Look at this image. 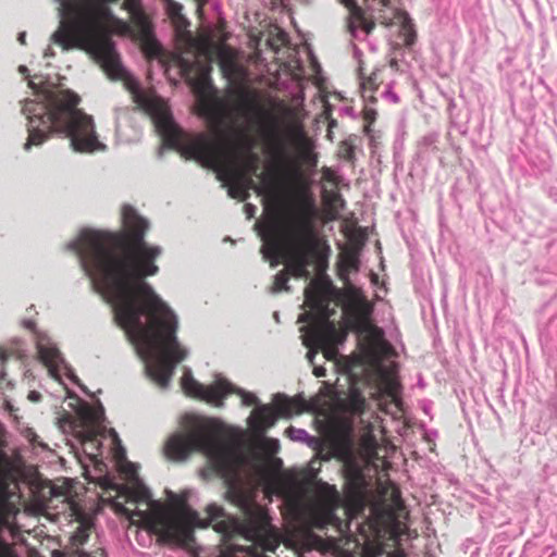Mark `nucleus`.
<instances>
[{"label": "nucleus", "instance_id": "obj_1", "mask_svg": "<svg viewBox=\"0 0 557 557\" xmlns=\"http://www.w3.org/2000/svg\"><path fill=\"white\" fill-rule=\"evenodd\" d=\"M122 222L129 247H123L113 233L84 227L65 249L77 256L92 287L111 305L116 322L144 362L146 375L165 389L189 349L177 338L176 313L145 281L158 274L156 260L163 252L161 246L145 240L148 220L124 205Z\"/></svg>", "mask_w": 557, "mask_h": 557}, {"label": "nucleus", "instance_id": "obj_2", "mask_svg": "<svg viewBox=\"0 0 557 557\" xmlns=\"http://www.w3.org/2000/svg\"><path fill=\"white\" fill-rule=\"evenodd\" d=\"M59 3L60 23L51 35V41L64 51L79 49L97 61L109 77L124 82L133 100L148 110L156 127L171 146L203 166L218 169L228 158L227 147L219 135H186L175 123L169 107L150 99L122 64L109 30L103 22L91 13H83L84 0H55Z\"/></svg>", "mask_w": 557, "mask_h": 557}, {"label": "nucleus", "instance_id": "obj_3", "mask_svg": "<svg viewBox=\"0 0 557 557\" xmlns=\"http://www.w3.org/2000/svg\"><path fill=\"white\" fill-rule=\"evenodd\" d=\"M29 85L36 99L26 100L22 107L28 131L24 150L42 145L53 134L69 138L75 152L107 150V145L98 138L94 117L77 108L81 102L77 94L69 89H38L34 81Z\"/></svg>", "mask_w": 557, "mask_h": 557}, {"label": "nucleus", "instance_id": "obj_4", "mask_svg": "<svg viewBox=\"0 0 557 557\" xmlns=\"http://www.w3.org/2000/svg\"><path fill=\"white\" fill-rule=\"evenodd\" d=\"M259 235L263 242L262 257L270 261L272 268L284 261L292 275L300 278L310 277V253L305 244L311 240L314 234L308 219L296 220L292 230L283 228L278 221L272 219Z\"/></svg>", "mask_w": 557, "mask_h": 557}, {"label": "nucleus", "instance_id": "obj_5", "mask_svg": "<svg viewBox=\"0 0 557 557\" xmlns=\"http://www.w3.org/2000/svg\"><path fill=\"white\" fill-rule=\"evenodd\" d=\"M327 286L318 280H311L305 288V305L310 312L301 313L298 322L315 321L314 327L309 331L308 326L300 327V332L307 333L302 336L305 346L317 345L322 349L324 357L333 360L337 356L336 345L345 341V335L338 333L335 324L329 321Z\"/></svg>", "mask_w": 557, "mask_h": 557}, {"label": "nucleus", "instance_id": "obj_6", "mask_svg": "<svg viewBox=\"0 0 557 557\" xmlns=\"http://www.w3.org/2000/svg\"><path fill=\"white\" fill-rule=\"evenodd\" d=\"M227 389L225 397L235 393L242 397L243 405H257L247 419V424L256 436H263V434L276 423L278 416L292 418L294 414L302 412L306 406L302 398H289L284 394H275L273 396V404L276 409L275 412L269 405H259V399L255 394L244 388L236 387L230 381Z\"/></svg>", "mask_w": 557, "mask_h": 557}, {"label": "nucleus", "instance_id": "obj_7", "mask_svg": "<svg viewBox=\"0 0 557 557\" xmlns=\"http://www.w3.org/2000/svg\"><path fill=\"white\" fill-rule=\"evenodd\" d=\"M23 325L34 333L38 357L48 368L49 374L62 383L63 376H65L71 382L79 384L78 377L74 373L73 369L66 363L51 337L47 333L38 330L33 320H24Z\"/></svg>", "mask_w": 557, "mask_h": 557}, {"label": "nucleus", "instance_id": "obj_8", "mask_svg": "<svg viewBox=\"0 0 557 557\" xmlns=\"http://www.w3.org/2000/svg\"><path fill=\"white\" fill-rule=\"evenodd\" d=\"M216 58L222 75L227 81L230 94L248 100V92L245 90L248 73L238 61L236 51L228 46H222L218 49Z\"/></svg>", "mask_w": 557, "mask_h": 557}, {"label": "nucleus", "instance_id": "obj_9", "mask_svg": "<svg viewBox=\"0 0 557 557\" xmlns=\"http://www.w3.org/2000/svg\"><path fill=\"white\" fill-rule=\"evenodd\" d=\"M181 384L187 395L213 403L216 407L224 405L223 399L228 391V381L225 377L216 375L211 385L205 386L195 380L191 370L187 367L183 369Z\"/></svg>", "mask_w": 557, "mask_h": 557}, {"label": "nucleus", "instance_id": "obj_10", "mask_svg": "<svg viewBox=\"0 0 557 557\" xmlns=\"http://www.w3.org/2000/svg\"><path fill=\"white\" fill-rule=\"evenodd\" d=\"M373 305L366 297H357L354 304V329L357 333L380 342L384 332L372 323Z\"/></svg>", "mask_w": 557, "mask_h": 557}, {"label": "nucleus", "instance_id": "obj_11", "mask_svg": "<svg viewBox=\"0 0 557 557\" xmlns=\"http://www.w3.org/2000/svg\"><path fill=\"white\" fill-rule=\"evenodd\" d=\"M345 8L348 9L349 15L347 16V28L351 37L358 38V32L361 29L366 35H369L375 27V22L367 16V12L356 0H338Z\"/></svg>", "mask_w": 557, "mask_h": 557}, {"label": "nucleus", "instance_id": "obj_12", "mask_svg": "<svg viewBox=\"0 0 557 557\" xmlns=\"http://www.w3.org/2000/svg\"><path fill=\"white\" fill-rule=\"evenodd\" d=\"M76 413L81 430L97 432V429L104 421V408L100 403L92 407L87 401L78 399Z\"/></svg>", "mask_w": 557, "mask_h": 557}, {"label": "nucleus", "instance_id": "obj_13", "mask_svg": "<svg viewBox=\"0 0 557 557\" xmlns=\"http://www.w3.org/2000/svg\"><path fill=\"white\" fill-rule=\"evenodd\" d=\"M253 188L256 191L261 195L265 193V190H261L260 187L255 186L251 178H247L244 176H238L235 181L230 185L227 194L231 198H238L240 200H246L249 197V189Z\"/></svg>", "mask_w": 557, "mask_h": 557}, {"label": "nucleus", "instance_id": "obj_14", "mask_svg": "<svg viewBox=\"0 0 557 557\" xmlns=\"http://www.w3.org/2000/svg\"><path fill=\"white\" fill-rule=\"evenodd\" d=\"M165 10L169 16L172 18L177 32L183 33L189 26L188 20L182 14L183 5L174 0H168L164 2Z\"/></svg>", "mask_w": 557, "mask_h": 557}, {"label": "nucleus", "instance_id": "obj_15", "mask_svg": "<svg viewBox=\"0 0 557 557\" xmlns=\"http://www.w3.org/2000/svg\"><path fill=\"white\" fill-rule=\"evenodd\" d=\"M384 389L387 396L392 399L394 406L401 411L403 400L400 398V384L399 382L389 375L384 377Z\"/></svg>", "mask_w": 557, "mask_h": 557}, {"label": "nucleus", "instance_id": "obj_16", "mask_svg": "<svg viewBox=\"0 0 557 557\" xmlns=\"http://www.w3.org/2000/svg\"><path fill=\"white\" fill-rule=\"evenodd\" d=\"M77 433L81 438L84 453L88 455L90 459H92V457L95 456L94 450H97L100 445V443L96 438L97 432L89 430H78Z\"/></svg>", "mask_w": 557, "mask_h": 557}, {"label": "nucleus", "instance_id": "obj_17", "mask_svg": "<svg viewBox=\"0 0 557 557\" xmlns=\"http://www.w3.org/2000/svg\"><path fill=\"white\" fill-rule=\"evenodd\" d=\"M397 17L401 23V33L404 37V42L407 47H411L416 40V32L413 28V23L407 12H397Z\"/></svg>", "mask_w": 557, "mask_h": 557}, {"label": "nucleus", "instance_id": "obj_18", "mask_svg": "<svg viewBox=\"0 0 557 557\" xmlns=\"http://www.w3.org/2000/svg\"><path fill=\"white\" fill-rule=\"evenodd\" d=\"M285 432L294 442L306 443L309 447H312L315 444V438L309 435V433L304 429L289 426Z\"/></svg>", "mask_w": 557, "mask_h": 557}, {"label": "nucleus", "instance_id": "obj_19", "mask_svg": "<svg viewBox=\"0 0 557 557\" xmlns=\"http://www.w3.org/2000/svg\"><path fill=\"white\" fill-rule=\"evenodd\" d=\"M277 493L284 497H289L294 494L296 487V480L290 475H281L276 480Z\"/></svg>", "mask_w": 557, "mask_h": 557}, {"label": "nucleus", "instance_id": "obj_20", "mask_svg": "<svg viewBox=\"0 0 557 557\" xmlns=\"http://www.w3.org/2000/svg\"><path fill=\"white\" fill-rule=\"evenodd\" d=\"M136 112V109H129L128 107H116L115 108V132L117 136L122 135V128L124 122L131 120V113Z\"/></svg>", "mask_w": 557, "mask_h": 557}, {"label": "nucleus", "instance_id": "obj_21", "mask_svg": "<svg viewBox=\"0 0 557 557\" xmlns=\"http://www.w3.org/2000/svg\"><path fill=\"white\" fill-rule=\"evenodd\" d=\"M437 134L431 133L422 137L419 141L418 157L423 158L429 151H433L436 147Z\"/></svg>", "mask_w": 557, "mask_h": 557}, {"label": "nucleus", "instance_id": "obj_22", "mask_svg": "<svg viewBox=\"0 0 557 557\" xmlns=\"http://www.w3.org/2000/svg\"><path fill=\"white\" fill-rule=\"evenodd\" d=\"M389 4L388 0H364L363 10L371 14L381 13L383 8H387Z\"/></svg>", "mask_w": 557, "mask_h": 557}, {"label": "nucleus", "instance_id": "obj_23", "mask_svg": "<svg viewBox=\"0 0 557 557\" xmlns=\"http://www.w3.org/2000/svg\"><path fill=\"white\" fill-rule=\"evenodd\" d=\"M288 275L287 272L281 271L274 277V285L272 287L273 293H278L282 290H288L289 286L287 285Z\"/></svg>", "mask_w": 557, "mask_h": 557}, {"label": "nucleus", "instance_id": "obj_24", "mask_svg": "<svg viewBox=\"0 0 557 557\" xmlns=\"http://www.w3.org/2000/svg\"><path fill=\"white\" fill-rule=\"evenodd\" d=\"M262 437V446L263 448H265L269 453L271 454H275L278 448H280V443L277 440H274V438H267L263 436Z\"/></svg>", "mask_w": 557, "mask_h": 557}, {"label": "nucleus", "instance_id": "obj_25", "mask_svg": "<svg viewBox=\"0 0 557 557\" xmlns=\"http://www.w3.org/2000/svg\"><path fill=\"white\" fill-rule=\"evenodd\" d=\"M383 97L389 100L393 103H397L399 101V97L393 91V85L388 84L383 91Z\"/></svg>", "mask_w": 557, "mask_h": 557}, {"label": "nucleus", "instance_id": "obj_26", "mask_svg": "<svg viewBox=\"0 0 557 557\" xmlns=\"http://www.w3.org/2000/svg\"><path fill=\"white\" fill-rule=\"evenodd\" d=\"M257 212V207L251 205V203H246L245 205V213L247 215V219H251L255 216Z\"/></svg>", "mask_w": 557, "mask_h": 557}, {"label": "nucleus", "instance_id": "obj_27", "mask_svg": "<svg viewBox=\"0 0 557 557\" xmlns=\"http://www.w3.org/2000/svg\"><path fill=\"white\" fill-rule=\"evenodd\" d=\"M308 347H309L310 349H309V351L307 352V358H308V360H309L311 363H313L314 357H315V355H317V352H318V349H319V348H317V345H314V344H311V346H308Z\"/></svg>", "mask_w": 557, "mask_h": 557}, {"label": "nucleus", "instance_id": "obj_28", "mask_svg": "<svg viewBox=\"0 0 557 557\" xmlns=\"http://www.w3.org/2000/svg\"><path fill=\"white\" fill-rule=\"evenodd\" d=\"M28 399L33 403H37L41 399V394L39 392L32 391L28 394Z\"/></svg>", "mask_w": 557, "mask_h": 557}, {"label": "nucleus", "instance_id": "obj_29", "mask_svg": "<svg viewBox=\"0 0 557 557\" xmlns=\"http://www.w3.org/2000/svg\"><path fill=\"white\" fill-rule=\"evenodd\" d=\"M313 374L317 376V377H323L326 375V370L325 368L323 367H314L313 369Z\"/></svg>", "mask_w": 557, "mask_h": 557}, {"label": "nucleus", "instance_id": "obj_30", "mask_svg": "<svg viewBox=\"0 0 557 557\" xmlns=\"http://www.w3.org/2000/svg\"><path fill=\"white\" fill-rule=\"evenodd\" d=\"M355 157L354 148L348 146L345 150V158L349 161H352Z\"/></svg>", "mask_w": 557, "mask_h": 557}, {"label": "nucleus", "instance_id": "obj_31", "mask_svg": "<svg viewBox=\"0 0 557 557\" xmlns=\"http://www.w3.org/2000/svg\"><path fill=\"white\" fill-rule=\"evenodd\" d=\"M377 20L382 23V24H385L386 26H391L392 25V22H391V18H387L381 14H379L377 16Z\"/></svg>", "mask_w": 557, "mask_h": 557}, {"label": "nucleus", "instance_id": "obj_32", "mask_svg": "<svg viewBox=\"0 0 557 557\" xmlns=\"http://www.w3.org/2000/svg\"><path fill=\"white\" fill-rule=\"evenodd\" d=\"M54 57V51L52 48H47L44 52V58L49 59Z\"/></svg>", "mask_w": 557, "mask_h": 557}, {"label": "nucleus", "instance_id": "obj_33", "mask_svg": "<svg viewBox=\"0 0 557 557\" xmlns=\"http://www.w3.org/2000/svg\"><path fill=\"white\" fill-rule=\"evenodd\" d=\"M17 40L22 44V45H25L26 42V33L25 32H21L17 36Z\"/></svg>", "mask_w": 557, "mask_h": 557}, {"label": "nucleus", "instance_id": "obj_34", "mask_svg": "<svg viewBox=\"0 0 557 557\" xmlns=\"http://www.w3.org/2000/svg\"><path fill=\"white\" fill-rule=\"evenodd\" d=\"M352 48L355 58L359 59V57L361 55V50L356 45H354Z\"/></svg>", "mask_w": 557, "mask_h": 557}, {"label": "nucleus", "instance_id": "obj_35", "mask_svg": "<svg viewBox=\"0 0 557 557\" xmlns=\"http://www.w3.org/2000/svg\"><path fill=\"white\" fill-rule=\"evenodd\" d=\"M308 159H309V161H310L311 165H313V166H314V165L317 164V158H315V156H310V154H309V156H308Z\"/></svg>", "mask_w": 557, "mask_h": 557}, {"label": "nucleus", "instance_id": "obj_36", "mask_svg": "<svg viewBox=\"0 0 557 557\" xmlns=\"http://www.w3.org/2000/svg\"><path fill=\"white\" fill-rule=\"evenodd\" d=\"M64 423L72 429H75L77 426L75 422L69 421L67 419H64Z\"/></svg>", "mask_w": 557, "mask_h": 557}, {"label": "nucleus", "instance_id": "obj_37", "mask_svg": "<svg viewBox=\"0 0 557 557\" xmlns=\"http://www.w3.org/2000/svg\"><path fill=\"white\" fill-rule=\"evenodd\" d=\"M350 265H351L355 270H357V268H358V261H357L356 259H351V260H350Z\"/></svg>", "mask_w": 557, "mask_h": 557}, {"label": "nucleus", "instance_id": "obj_38", "mask_svg": "<svg viewBox=\"0 0 557 557\" xmlns=\"http://www.w3.org/2000/svg\"><path fill=\"white\" fill-rule=\"evenodd\" d=\"M18 71H20L22 74H25V73H27V72H28V69H27L25 65H21V66L18 67Z\"/></svg>", "mask_w": 557, "mask_h": 557}, {"label": "nucleus", "instance_id": "obj_39", "mask_svg": "<svg viewBox=\"0 0 557 557\" xmlns=\"http://www.w3.org/2000/svg\"><path fill=\"white\" fill-rule=\"evenodd\" d=\"M479 556H480V550H479V548H475V550L471 553L470 557H479Z\"/></svg>", "mask_w": 557, "mask_h": 557}, {"label": "nucleus", "instance_id": "obj_40", "mask_svg": "<svg viewBox=\"0 0 557 557\" xmlns=\"http://www.w3.org/2000/svg\"><path fill=\"white\" fill-rule=\"evenodd\" d=\"M111 433H112V435L114 436V438H115L117 442H120V440H119V437H117L116 432H115L114 430H111Z\"/></svg>", "mask_w": 557, "mask_h": 557}, {"label": "nucleus", "instance_id": "obj_41", "mask_svg": "<svg viewBox=\"0 0 557 557\" xmlns=\"http://www.w3.org/2000/svg\"><path fill=\"white\" fill-rule=\"evenodd\" d=\"M344 112H345V113H347V114H351L352 109H350V108H345V109H344Z\"/></svg>", "mask_w": 557, "mask_h": 557}, {"label": "nucleus", "instance_id": "obj_42", "mask_svg": "<svg viewBox=\"0 0 557 557\" xmlns=\"http://www.w3.org/2000/svg\"><path fill=\"white\" fill-rule=\"evenodd\" d=\"M356 403L362 405L363 404V399L356 397Z\"/></svg>", "mask_w": 557, "mask_h": 557}, {"label": "nucleus", "instance_id": "obj_43", "mask_svg": "<svg viewBox=\"0 0 557 557\" xmlns=\"http://www.w3.org/2000/svg\"><path fill=\"white\" fill-rule=\"evenodd\" d=\"M275 462H276V466H277V467H282V465H283V462H282V460H281V459H277Z\"/></svg>", "mask_w": 557, "mask_h": 557}, {"label": "nucleus", "instance_id": "obj_44", "mask_svg": "<svg viewBox=\"0 0 557 557\" xmlns=\"http://www.w3.org/2000/svg\"><path fill=\"white\" fill-rule=\"evenodd\" d=\"M423 410H424V412H425L426 414H430V409H429V407H426V406H425Z\"/></svg>", "mask_w": 557, "mask_h": 557}, {"label": "nucleus", "instance_id": "obj_45", "mask_svg": "<svg viewBox=\"0 0 557 557\" xmlns=\"http://www.w3.org/2000/svg\"><path fill=\"white\" fill-rule=\"evenodd\" d=\"M274 319L278 322V313L277 312L274 313Z\"/></svg>", "mask_w": 557, "mask_h": 557}, {"label": "nucleus", "instance_id": "obj_46", "mask_svg": "<svg viewBox=\"0 0 557 557\" xmlns=\"http://www.w3.org/2000/svg\"><path fill=\"white\" fill-rule=\"evenodd\" d=\"M122 457L125 458V450L121 447Z\"/></svg>", "mask_w": 557, "mask_h": 557}, {"label": "nucleus", "instance_id": "obj_47", "mask_svg": "<svg viewBox=\"0 0 557 557\" xmlns=\"http://www.w3.org/2000/svg\"><path fill=\"white\" fill-rule=\"evenodd\" d=\"M199 2V4L201 5L202 3H205L207 0H197Z\"/></svg>", "mask_w": 557, "mask_h": 557}, {"label": "nucleus", "instance_id": "obj_48", "mask_svg": "<svg viewBox=\"0 0 557 557\" xmlns=\"http://www.w3.org/2000/svg\"><path fill=\"white\" fill-rule=\"evenodd\" d=\"M79 386L82 387V389H83L84 392H87L85 386H82V385H79Z\"/></svg>", "mask_w": 557, "mask_h": 557}, {"label": "nucleus", "instance_id": "obj_49", "mask_svg": "<svg viewBox=\"0 0 557 557\" xmlns=\"http://www.w3.org/2000/svg\"><path fill=\"white\" fill-rule=\"evenodd\" d=\"M433 435L435 436L436 432H433L432 434H430V437H433Z\"/></svg>", "mask_w": 557, "mask_h": 557}, {"label": "nucleus", "instance_id": "obj_50", "mask_svg": "<svg viewBox=\"0 0 557 557\" xmlns=\"http://www.w3.org/2000/svg\"><path fill=\"white\" fill-rule=\"evenodd\" d=\"M433 435L435 436L436 432H433L432 434H430V437H433Z\"/></svg>", "mask_w": 557, "mask_h": 557}]
</instances>
